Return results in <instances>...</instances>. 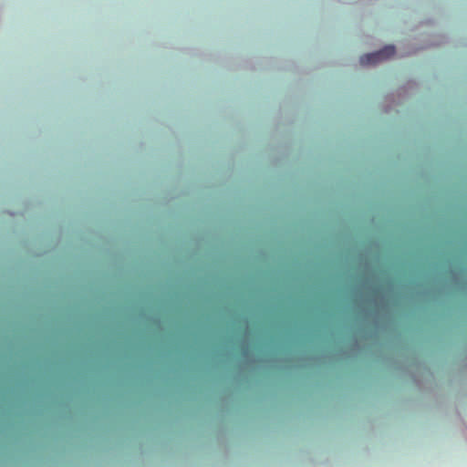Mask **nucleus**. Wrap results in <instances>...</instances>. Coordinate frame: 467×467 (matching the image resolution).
I'll use <instances>...</instances> for the list:
<instances>
[{"label": "nucleus", "instance_id": "1", "mask_svg": "<svg viewBox=\"0 0 467 467\" xmlns=\"http://www.w3.org/2000/svg\"><path fill=\"white\" fill-rule=\"evenodd\" d=\"M395 55V47L394 46H386L382 49L373 52L365 54L360 57V64L367 66V65H374L378 62L383 61L385 59H388Z\"/></svg>", "mask_w": 467, "mask_h": 467}]
</instances>
